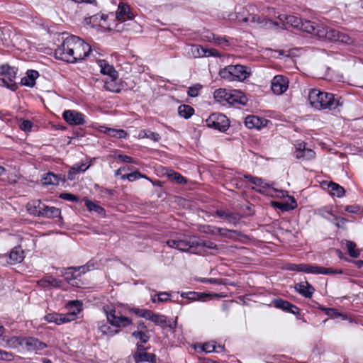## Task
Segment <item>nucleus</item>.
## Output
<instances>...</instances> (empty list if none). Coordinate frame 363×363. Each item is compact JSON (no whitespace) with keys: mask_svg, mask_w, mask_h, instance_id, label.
<instances>
[{"mask_svg":"<svg viewBox=\"0 0 363 363\" xmlns=\"http://www.w3.org/2000/svg\"><path fill=\"white\" fill-rule=\"evenodd\" d=\"M91 51L88 43L76 35H71L55 49V56L60 60L76 63L88 57Z\"/></svg>","mask_w":363,"mask_h":363,"instance_id":"1","label":"nucleus"},{"mask_svg":"<svg viewBox=\"0 0 363 363\" xmlns=\"http://www.w3.org/2000/svg\"><path fill=\"white\" fill-rule=\"evenodd\" d=\"M165 242L171 248L194 254L201 253L203 247L217 249V245L213 242L203 240L194 236L185 235L179 233H172L170 238Z\"/></svg>","mask_w":363,"mask_h":363,"instance_id":"2","label":"nucleus"},{"mask_svg":"<svg viewBox=\"0 0 363 363\" xmlns=\"http://www.w3.org/2000/svg\"><path fill=\"white\" fill-rule=\"evenodd\" d=\"M220 77L228 82L244 81L250 75L247 67L241 65H228L221 69L219 72Z\"/></svg>","mask_w":363,"mask_h":363,"instance_id":"3","label":"nucleus"},{"mask_svg":"<svg viewBox=\"0 0 363 363\" xmlns=\"http://www.w3.org/2000/svg\"><path fill=\"white\" fill-rule=\"evenodd\" d=\"M316 37L331 42H339L345 45H352L354 40L347 35L331 28H317Z\"/></svg>","mask_w":363,"mask_h":363,"instance_id":"4","label":"nucleus"},{"mask_svg":"<svg viewBox=\"0 0 363 363\" xmlns=\"http://www.w3.org/2000/svg\"><path fill=\"white\" fill-rule=\"evenodd\" d=\"M311 105L316 109L330 108L334 103V98L331 94L320 91L318 89H312L308 94Z\"/></svg>","mask_w":363,"mask_h":363,"instance_id":"5","label":"nucleus"},{"mask_svg":"<svg viewBox=\"0 0 363 363\" xmlns=\"http://www.w3.org/2000/svg\"><path fill=\"white\" fill-rule=\"evenodd\" d=\"M18 68L11 67L8 64L0 66V86H5L11 91H16L18 88L15 82Z\"/></svg>","mask_w":363,"mask_h":363,"instance_id":"6","label":"nucleus"},{"mask_svg":"<svg viewBox=\"0 0 363 363\" xmlns=\"http://www.w3.org/2000/svg\"><path fill=\"white\" fill-rule=\"evenodd\" d=\"M91 267L94 269V264L88 262L86 265L79 267H71L65 269V272H61L62 276L65 278V280L72 285V286L79 287L77 281L78 277L82 274H84L86 272L91 270Z\"/></svg>","mask_w":363,"mask_h":363,"instance_id":"7","label":"nucleus"},{"mask_svg":"<svg viewBox=\"0 0 363 363\" xmlns=\"http://www.w3.org/2000/svg\"><path fill=\"white\" fill-rule=\"evenodd\" d=\"M206 124L208 128H213L220 132L226 131L230 122L228 118L223 113H213L206 120Z\"/></svg>","mask_w":363,"mask_h":363,"instance_id":"8","label":"nucleus"},{"mask_svg":"<svg viewBox=\"0 0 363 363\" xmlns=\"http://www.w3.org/2000/svg\"><path fill=\"white\" fill-rule=\"evenodd\" d=\"M107 321L116 328H126L132 323V320L117 313L116 309L106 311Z\"/></svg>","mask_w":363,"mask_h":363,"instance_id":"9","label":"nucleus"},{"mask_svg":"<svg viewBox=\"0 0 363 363\" xmlns=\"http://www.w3.org/2000/svg\"><path fill=\"white\" fill-rule=\"evenodd\" d=\"M76 317L77 313L75 312L67 313L66 314L50 313L45 315L44 319L48 323H55L56 325H60L74 320Z\"/></svg>","mask_w":363,"mask_h":363,"instance_id":"10","label":"nucleus"},{"mask_svg":"<svg viewBox=\"0 0 363 363\" xmlns=\"http://www.w3.org/2000/svg\"><path fill=\"white\" fill-rule=\"evenodd\" d=\"M177 318L174 320L172 319H168V318L164 315L155 313L152 311L149 320L153 322L157 325H160L163 329L169 328L172 332H174L177 324Z\"/></svg>","mask_w":363,"mask_h":363,"instance_id":"11","label":"nucleus"},{"mask_svg":"<svg viewBox=\"0 0 363 363\" xmlns=\"http://www.w3.org/2000/svg\"><path fill=\"white\" fill-rule=\"evenodd\" d=\"M19 345L26 348L28 351H33L37 352L47 347V345L40 341L38 339L33 337H21L19 340Z\"/></svg>","mask_w":363,"mask_h":363,"instance_id":"12","label":"nucleus"},{"mask_svg":"<svg viewBox=\"0 0 363 363\" xmlns=\"http://www.w3.org/2000/svg\"><path fill=\"white\" fill-rule=\"evenodd\" d=\"M62 118L70 125H81L86 123L84 114L75 110H65Z\"/></svg>","mask_w":363,"mask_h":363,"instance_id":"13","label":"nucleus"},{"mask_svg":"<svg viewBox=\"0 0 363 363\" xmlns=\"http://www.w3.org/2000/svg\"><path fill=\"white\" fill-rule=\"evenodd\" d=\"M289 86L288 79L282 75L275 76L271 82V89L274 94L280 95L284 93Z\"/></svg>","mask_w":363,"mask_h":363,"instance_id":"14","label":"nucleus"},{"mask_svg":"<svg viewBox=\"0 0 363 363\" xmlns=\"http://www.w3.org/2000/svg\"><path fill=\"white\" fill-rule=\"evenodd\" d=\"M37 284L43 289H63L64 281L57 279L52 276H45L43 279L38 280Z\"/></svg>","mask_w":363,"mask_h":363,"instance_id":"15","label":"nucleus"},{"mask_svg":"<svg viewBox=\"0 0 363 363\" xmlns=\"http://www.w3.org/2000/svg\"><path fill=\"white\" fill-rule=\"evenodd\" d=\"M24 251L21 246H16L7 254L6 264H16L21 263L24 259Z\"/></svg>","mask_w":363,"mask_h":363,"instance_id":"16","label":"nucleus"},{"mask_svg":"<svg viewBox=\"0 0 363 363\" xmlns=\"http://www.w3.org/2000/svg\"><path fill=\"white\" fill-rule=\"evenodd\" d=\"M227 104L230 105H245L247 104V97L240 91L233 89L229 90V95Z\"/></svg>","mask_w":363,"mask_h":363,"instance_id":"17","label":"nucleus"},{"mask_svg":"<svg viewBox=\"0 0 363 363\" xmlns=\"http://www.w3.org/2000/svg\"><path fill=\"white\" fill-rule=\"evenodd\" d=\"M191 52L194 57H202L209 56H218V52L214 49H205L201 45H193Z\"/></svg>","mask_w":363,"mask_h":363,"instance_id":"18","label":"nucleus"},{"mask_svg":"<svg viewBox=\"0 0 363 363\" xmlns=\"http://www.w3.org/2000/svg\"><path fill=\"white\" fill-rule=\"evenodd\" d=\"M116 17L118 21L132 20L134 18L130 6L127 4L120 3L116 11Z\"/></svg>","mask_w":363,"mask_h":363,"instance_id":"19","label":"nucleus"},{"mask_svg":"<svg viewBox=\"0 0 363 363\" xmlns=\"http://www.w3.org/2000/svg\"><path fill=\"white\" fill-rule=\"evenodd\" d=\"M98 65L101 68V73L104 75H108L112 79H117L118 78V73L115 69L113 65H111L105 60H99Z\"/></svg>","mask_w":363,"mask_h":363,"instance_id":"20","label":"nucleus"},{"mask_svg":"<svg viewBox=\"0 0 363 363\" xmlns=\"http://www.w3.org/2000/svg\"><path fill=\"white\" fill-rule=\"evenodd\" d=\"M216 214L220 218L223 219L226 222L230 224L235 225L238 223L240 219V216L238 213H233L229 211H225L223 209H217L216 211Z\"/></svg>","mask_w":363,"mask_h":363,"instance_id":"21","label":"nucleus"},{"mask_svg":"<svg viewBox=\"0 0 363 363\" xmlns=\"http://www.w3.org/2000/svg\"><path fill=\"white\" fill-rule=\"evenodd\" d=\"M99 131L104 133H106L109 137H113L116 138H126L128 135V133L123 129H115L111 128H108L104 125L99 126Z\"/></svg>","mask_w":363,"mask_h":363,"instance_id":"22","label":"nucleus"},{"mask_svg":"<svg viewBox=\"0 0 363 363\" xmlns=\"http://www.w3.org/2000/svg\"><path fill=\"white\" fill-rule=\"evenodd\" d=\"M279 20L284 26L289 25L293 28L299 29L302 20L294 16H288L285 14L279 15Z\"/></svg>","mask_w":363,"mask_h":363,"instance_id":"23","label":"nucleus"},{"mask_svg":"<svg viewBox=\"0 0 363 363\" xmlns=\"http://www.w3.org/2000/svg\"><path fill=\"white\" fill-rule=\"evenodd\" d=\"M39 72L34 69H28L26 75L21 79V85L28 87H33L35 84V80L39 77Z\"/></svg>","mask_w":363,"mask_h":363,"instance_id":"24","label":"nucleus"},{"mask_svg":"<svg viewBox=\"0 0 363 363\" xmlns=\"http://www.w3.org/2000/svg\"><path fill=\"white\" fill-rule=\"evenodd\" d=\"M43 213L41 217L48 218H59L60 220L62 219L61 216V210L55 206H49L45 204L42 208Z\"/></svg>","mask_w":363,"mask_h":363,"instance_id":"25","label":"nucleus"},{"mask_svg":"<svg viewBox=\"0 0 363 363\" xmlns=\"http://www.w3.org/2000/svg\"><path fill=\"white\" fill-rule=\"evenodd\" d=\"M133 358L135 363H141L147 362L150 363H156L157 357L153 353L144 352L143 353L135 352L133 354Z\"/></svg>","mask_w":363,"mask_h":363,"instance_id":"26","label":"nucleus"},{"mask_svg":"<svg viewBox=\"0 0 363 363\" xmlns=\"http://www.w3.org/2000/svg\"><path fill=\"white\" fill-rule=\"evenodd\" d=\"M43 206H45V203H43L40 200L33 201L32 203H28L27 209L30 215L41 217Z\"/></svg>","mask_w":363,"mask_h":363,"instance_id":"27","label":"nucleus"},{"mask_svg":"<svg viewBox=\"0 0 363 363\" xmlns=\"http://www.w3.org/2000/svg\"><path fill=\"white\" fill-rule=\"evenodd\" d=\"M61 180V175L52 172L45 174L42 179L44 185H58Z\"/></svg>","mask_w":363,"mask_h":363,"instance_id":"28","label":"nucleus"},{"mask_svg":"<svg viewBox=\"0 0 363 363\" xmlns=\"http://www.w3.org/2000/svg\"><path fill=\"white\" fill-rule=\"evenodd\" d=\"M229 95V90L225 89H218L213 93L215 100L220 104H227Z\"/></svg>","mask_w":363,"mask_h":363,"instance_id":"29","label":"nucleus"},{"mask_svg":"<svg viewBox=\"0 0 363 363\" xmlns=\"http://www.w3.org/2000/svg\"><path fill=\"white\" fill-rule=\"evenodd\" d=\"M326 184V182L323 183ZM328 188H330V193L333 196L342 197L345 195V191L343 187L334 182L327 183Z\"/></svg>","mask_w":363,"mask_h":363,"instance_id":"30","label":"nucleus"},{"mask_svg":"<svg viewBox=\"0 0 363 363\" xmlns=\"http://www.w3.org/2000/svg\"><path fill=\"white\" fill-rule=\"evenodd\" d=\"M97 328L99 332H101L103 335H108L113 336L118 333H119L118 330H113L111 327L108 325V323L104 320L99 321L97 323Z\"/></svg>","mask_w":363,"mask_h":363,"instance_id":"31","label":"nucleus"},{"mask_svg":"<svg viewBox=\"0 0 363 363\" xmlns=\"http://www.w3.org/2000/svg\"><path fill=\"white\" fill-rule=\"evenodd\" d=\"M320 27L319 26H315L313 23L309 21H302L301 25L300 26L299 30L308 33L309 34L313 35L316 36L317 28Z\"/></svg>","mask_w":363,"mask_h":363,"instance_id":"32","label":"nucleus"},{"mask_svg":"<svg viewBox=\"0 0 363 363\" xmlns=\"http://www.w3.org/2000/svg\"><path fill=\"white\" fill-rule=\"evenodd\" d=\"M178 113L181 117L188 119L194 113V109L189 105L182 104L178 107Z\"/></svg>","mask_w":363,"mask_h":363,"instance_id":"33","label":"nucleus"},{"mask_svg":"<svg viewBox=\"0 0 363 363\" xmlns=\"http://www.w3.org/2000/svg\"><path fill=\"white\" fill-rule=\"evenodd\" d=\"M296 157L298 159L303 158L305 160H309L315 157V152L310 149H303L297 148L295 151Z\"/></svg>","mask_w":363,"mask_h":363,"instance_id":"34","label":"nucleus"},{"mask_svg":"<svg viewBox=\"0 0 363 363\" xmlns=\"http://www.w3.org/2000/svg\"><path fill=\"white\" fill-rule=\"evenodd\" d=\"M85 206L89 211H94L102 216L106 213V211L103 207L89 199H85Z\"/></svg>","mask_w":363,"mask_h":363,"instance_id":"35","label":"nucleus"},{"mask_svg":"<svg viewBox=\"0 0 363 363\" xmlns=\"http://www.w3.org/2000/svg\"><path fill=\"white\" fill-rule=\"evenodd\" d=\"M138 137L140 138H149L154 142H158L161 137L159 133L153 132L150 130H141L139 132Z\"/></svg>","mask_w":363,"mask_h":363,"instance_id":"36","label":"nucleus"},{"mask_svg":"<svg viewBox=\"0 0 363 363\" xmlns=\"http://www.w3.org/2000/svg\"><path fill=\"white\" fill-rule=\"evenodd\" d=\"M267 124L268 121L267 119L256 116H251V128L259 130L262 127L267 126Z\"/></svg>","mask_w":363,"mask_h":363,"instance_id":"37","label":"nucleus"},{"mask_svg":"<svg viewBox=\"0 0 363 363\" xmlns=\"http://www.w3.org/2000/svg\"><path fill=\"white\" fill-rule=\"evenodd\" d=\"M296 289L298 292L303 294L306 297L311 296L313 291V287L311 285H309L307 282L305 284H298L296 286Z\"/></svg>","mask_w":363,"mask_h":363,"instance_id":"38","label":"nucleus"},{"mask_svg":"<svg viewBox=\"0 0 363 363\" xmlns=\"http://www.w3.org/2000/svg\"><path fill=\"white\" fill-rule=\"evenodd\" d=\"M167 177L171 180L176 182L178 184H185L186 182V179L179 173L174 171L170 170L167 173Z\"/></svg>","mask_w":363,"mask_h":363,"instance_id":"39","label":"nucleus"},{"mask_svg":"<svg viewBox=\"0 0 363 363\" xmlns=\"http://www.w3.org/2000/svg\"><path fill=\"white\" fill-rule=\"evenodd\" d=\"M182 297L188 298L189 300L196 301V300H203L205 296H207L208 294L203 293H198L195 291H189L187 293H182Z\"/></svg>","mask_w":363,"mask_h":363,"instance_id":"40","label":"nucleus"},{"mask_svg":"<svg viewBox=\"0 0 363 363\" xmlns=\"http://www.w3.org/2000/svg\"><path fill=\"white\" fill-rule=\"evenodd\" d=\"M272 204L274 206H276L280 209H282L284 211H289L294 209L296 207V201L294 199H291V203H284V202H276L273 201L272 202Z\"/></svg>","mask_w":363,"mask_h":363,"instance_id":"41","label":"nucleus"},{"mask_svg":"<svg viewBox=\"0 0 363 363\" xmlns=\"http://www.w3.org/2000/svg\"><path fill=\"white\" fill-rule=\"evenodd\" d=\"M171 294L169 292H160L152 298L153 303H163L170 300Z\"/></svg>","mask_w":363,"mask_h":363,"instance_id":"42","label":"nucleus"},{"mask_svg":"<svg viewBox=\"0 0 363 363\" xmlns=\"http://www.w3.org/2000/svg\"><path fill=\"white\" fill-rule=\"evenodd\" d=\"M346 247L347 250V252L350 255V256L352 257H357L360 254V250L359 249H357L356 244L352 241H347L346 242Z\"/></svg>","mask_w":363,"mask_h":363,"instance_id":"43","label":"nucleus"},{"mask_svg":"<svg viewBox=\"0 0 363 363\" xmlns=\"http://www.w3.org/2000/svg\"><path fill=\"white\" fill-rule=\"evenodd\" d=\"M201 232L209 234V235H217V234H223L222 231L225 230V229L216 228L211 225H203L201 227Z\"/></svg>","mask_w":363,"mask_h":363,"instance_id":"44","label":"nucleus"},{"mask_svg":"<svg viewBox=\"0 0 363 363\" xmlns=\"http://www.w3.org/2000/svg\"><path fill=\"white\" fill-rule=\"evenodd\" d=\"M110 81H106L105 82L104 87L106 90L110 91L111 92L115 93H120L121 91V89L119 85L116 84L115 81L116 79H112V78H110Z\"/></svg>","mask_w":363,"mask_h":363,"instance_id":"45","label":"nucleus"},{"mask_svg":"<svg viewBox=\"0 0 363 363\" xmlns=\"http://www.w3.org/2000/svg\"><path fill=\"white\" fill-rule=\"evenodd\" d=\"M147 332L143 330H135L132 333V336L136 339H139L140 342L145 344L148 342L150 336L147 335Z\"/></svg>","mask_w":363,"mask_h":363,"instance_id":"46","label":"nucleus"},{"mask_svg":"<svg viewBox=\"0 0 363 363\" xmlns=\"http://www.w3.org/2000/svg\"><path fill=\"white\" fill-rule=\"evenodd\" d=\"M130 311L135 313L136 315L144 318L147 320H149L150 314L152 311L148 309H140L137 308H131Z\"/></svg>","mask_w":363,"mask_h":363,"instance_id":"47","label":"nucleus"},{"mask_svg":"<svg viewBox=\"0 0 363 363\" xmlns=\"http://www.w3.org/2000/svg\"><path fill=\"white\" fill-rule=\"evenodd\" d=\"M84 23L90 25L92 27L94 26H101L99 14H94L84 18Z\"/></svg>","mask_w":363,"mask_h":363,"instance_id":"48","label":"nucleus"},{"mask_svg":"<svg viewBox=\"0 0 363 363\" xmlns=\"http://www.w3.org/2000/svg\"><path fill=\"white\" fill-rule=\"evenodd\" d=\"M308 272L314 274H330L334 272L330 268L310 266L308 269Z\"/></svg>","mask_w":363,"mask_h":363,"instance_id":"49","label":"nucleus"},{"mask_svg":"<svg viewBox=\"0 0 363 363\" xmlns=\"http://www.w3.org/2000/svg\"><path fill=\"white\" fill-rule=\"evenodd\" d=\"M110 157L116 158L123 162L133 163V162H134V160L133 157L125 155L116 154V152H113V154H111L110 155Z\"/></svg>","mask_w":363,"mask_h":363,"instance_id":"50","label":"nucleus"},{"mask_svg":"<svg viewBox=\"0 0 363 363\" xmlns=\"http://www.w3.org/2000/svg\"><path fill=\"white\" fill-rule=\"evenodd\" d=\"M201 88L202 86L199 84L190 86L187 91L188 96L190 97H196L199 94Z\"/></svg>","mask_w":363,"mask_h":363,"instance_id":"51","label":"nucleus"},{"mask_svg":"<svg viewBox=\"0 0 363 363\" xmlns=\"http://www.w3.org/2000/svg\"><path fill=\"white\" fill-rule=\"evenodd\" d=\"M59 197L61 199L72 202H79V198L77 196L67 192L61 193Z\"/></svg>","mask_w":363,"mask_h":363,"instance_id":"52","label":"nucleus"},{"mask_svg":"<svg viewBox=\"0 0 363 363\" xmlns=\"http://www.w3.org/2000/svg\"><path fill=\"white\" fill-rule=\"evenodd\" d=\"M277 307L281 308L284 310H288L291 311L293 313H295V311L292 308H296L286 301H279L277 302Z\"/></svg>","mask_w":363,"mask_h":363,"instance_id":"53","label":"nucleus"},{"mask_svg":"<svg viewBox=\"0 0 363 363\" xmlns=\"http://www.w3.org/2000/svg\"><path fill=\"white\" fill-rule=\"evenodd\" d=\"M33 125V123L30 121L23 120L20 125V128L25 132H29L31 130Z\"/></svg>","mask_w":363,"mask_h":363,"instance_id":"54","label":"nucleus"},{"mask_svg":"<svg viewBox=\"0 0 363 363\" xmlns=\"http://www.w3.org/2000/svg\"><path fill=\"white\" fill-rule=\"evenodd\" d=\"M89 167V165H87L85 163H82L80 164H76L72 167V170L77 174L81 172H85Z\"/></svg>","mask_w":363,"mask_h":363,"instance_id":"55","label":"nucleus"},{"mask_svg":"<svg viewBox=\"0 0 363 363\" xmlns=\"http://www.w3.org/2000/svg\"><path fill=\"white\" fill-rule=\"evenodd\" d=\"M0 359L4 361H12L13 359V354L11 352L0 350Z\"/></svg>","mask_w":363,"mask_h":363,"instance_id":"56","label":"nucleus"},{"mask_svg":"<svg viewBox=\"0 0 363 363\" xmlns=\"http://www.w3.org/2000/svg\"><path fill=\"white\" fill-rule=\"evenodd\" d=\"M204 348H205V352H206V353H211L212 352H218L216 350V346L213 342L204 343Z\"/></svg>","mask_w":363,"mask_h":363,"instance_id":"57","label":"nucleus"},{"mask_svg":"<svg viewBox=\"0 0 363 363\" xmlns=\"http://www.w3.org/2000/svg\"><path fill=\"white\" fill-rule=\"evenodd\" d=\"M140 177H142V174L139 171H135L130 174H128L127 176L128 180L130 182H133L138 179H140Z\"/></svg>","mask_w":363,"mask_h":363,"instance_id":"58","label":"nucleus"},{"mask_svg":"<svg viewBox=\"0 0 363 363\" xmlns=\"http://www.w3.org/2000/svg\"><path fill=\"white\" fill-rule=\"evenodd\" d=\"M252 21L258 24H263L265 22V18L259 13H253Z\"/></svg>","mask_w":363,"mask_h":363,"instance_id":"59","label":"nucleus"},{"mask_svg":"<svg viewBox=\"0 0 363 363\" xmlns=\"http://www.w3.org/2000/svg\"><path fill=\"white\" fill-rule=\"evenodd\" d=\"M214 39H215V43H217L218 45H226V46L229 45L228 40H226L225 38L218 36L217 38H216Z\"/></svg>","mask_w":363,"mask_h":363,"instance_id":"60","label":"nucleus"},{"mask_svg":"<svg viewBox=\"0 0 363 363\" xmlns=\"http://www.w3.org/2000/svg\"><path fill=\"white\" fill-rule=\"evenodd\" d=\"M233 304V301H225L222 303V310L228 313V310L230 308L231 306Z\"/></svg>","mask_w":363,"mask_h":363,"instance_id":"61","label":"nucleus"},{"mask_svg":"<svg viewBox=\"0 0 363 363\" xmlns=\"http://www.w3.org/2000/svg\"><path fill=\"white\" fill-rule=\"evenodd\" d=\"M194 348L198 352H205L204 343L203 344H201V343L195 344L194 345Z\"/></svg>","mask_w":363,"mask_h":363,"instance_id":"62","label":"nucleus"},{"mask_svg":"<svg viewBox=\"0 0 363 363\" xmlns=\"http://www.w3.org/2000/svg\"><path fill=\"white\" fill-rule=\"evenodd\" d=\"M138 330H143L145 332H148L147 328L145 323L143 321H140L138 324Z\"/></svg>","mask_w":363,"mask_h":363,"instance_id":"63","label":"nucleus"},{"mask_svg":"<svg viewBox=\"0 0 363 363\" xmlns=\"http://www.w3.org/2000/svg\"><path fill=\"white\" fill-rule=\"evenodd\" d=\"M199 362L200 363H218V362L212 360L211 359L201 357H199Z\"/></svg>","mask_w":363,"mask_h":363,"instance_id":"64","label":"nucleus"}]
</instances>
